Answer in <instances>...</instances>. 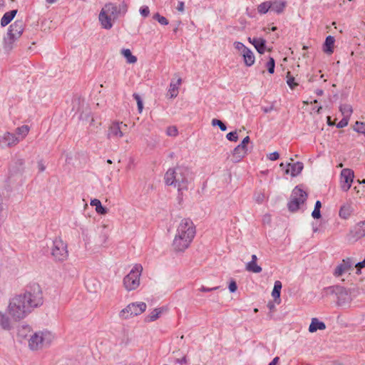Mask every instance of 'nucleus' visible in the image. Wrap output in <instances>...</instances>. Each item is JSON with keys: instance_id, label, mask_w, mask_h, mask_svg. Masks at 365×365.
<instances>
[{"instance_id": "obj_1", "label": "nucleus", "mask_w": 365, "mask_h": 365, "mask_svg": "<svg viewBox=\"0 0 365 365\" xmlns=\"http://www.w3.org/2000/svg\"><path fill=\"white\" fill-rule=\"evenodd\" d=\"M43 303V292L40 285L36 282L29 283L25 287L24 293L16 295L10 300L9 313L15 321H19Z\"/></svg>"}, {"instance_id": "obj_2", "label": "nucleus", "mask_w": 365, "mask_h": 365, "mask_svg": "<svg viewBox=\"0 0 365 365\" xmlns=\"http://www.w3.org/2000/svg\"><path fill=\"white\" fill-rule=\"evenodd\" d=\"M195 233V226L193 222L189 218L182 220L173 242L174 250L176 252H183L190 245Z\"/></svg>"}, {"instance_id": "obj_3", "label": "nucleus", "mask_w": 365, "mask_h": 365, "mask_svg": "<svg viewBox=\"0 0 365 365\" xmlns=\"http://www.w3.org/2000/svg\"><path fill=\"white\" fill-rule=\"evenodd\" d=\"M192 180V172L187 167L183 165L169 168L164 176L165 185L180 187L181 189H188V184Z\"/></svg>"}, {"instance_id": "obj_4", "label": "nucleus", "mask_w": 365, "mask_h": 365, "mask_svg": "<svg viewBox=\"0 0 365 365\" xmlns=\"http://www.w3.org/2000/svg\"><path fill=\"white\" fill-rule=\"evenodd\" d=\"M25 24L22 19H17L11 24L4 38V46L6 50H11L14 43L19 39L24 31Z\"/></svg>"}, {"instance_id": "obj_5", "label": "nucleus", "mask_w": 365, "mask_h": 365, "mask_svg": "<svg viewBox=\"0 0 365 365\" xmlns=\"http://www.w3.org/2000/svg\"><path fill=\"white\" fill-rule=\"evenodd\" d=\"M307 193L300 188L299 185H297L292 190L290 200L287 203V208L289 212H297L301 205H303L307 198Z\"/></svg>"}, {"instance_id": "obj_6", "label": "nucleus", "mask_w": 365, "mask_h": 365, "mask_svg": "<svg viewBox=\"0 0 365 365\" xmlns=\"http://www.w3.org/2000/svg\"><path fill=\"white\" fill-rule=\"evenodd\" d=\"M142 269L140 264H136L123 278V285L126 290H135L139 287Z\"/></svg>"}, {"instance_id": "obj_7", "label": "nucleus", "mask_w": 365, "mask_h": 365, "mask_svg": "<svg viewBox=\"0 0 365 365\" xmlns=\"http://www.w3.org/2000/svg\"><path fill=\"white\" fill-rule=\"evenodd\" d=\"M147 305L145 302H133L120 312V318L127 319L130 317L141 314L145 311Z\"/></svg>"}, {"instance_id": "obj_8", "label": "nucleus", "mask_w": 365, "mask_h": 365, "mask_svg": "<svg viewBox=\"0 0 365 365\" xmlns=\"http://www.w3.org/2000/svg\"><path fill=\"white\" fill-rule=\"evenodd\" d=\"M324 290L327 294H335L336 296V303L339 306L344 305L350 300L349 292L342 286H329L326 287Z\"/></svg>"}, {"instance_id": "obj_9", "label": "nucleus", "mask_w": 365, "mask_h": 365, "mask_svg": "<svg viewBox=\"0 0 365 365\" xmlns=\"http://www.w3.org/2000/svg\"><path fill=\"white\" fill-rule=\"evenodd\" d=\"M51 342V334L48 331L36 332L31 336L29 346L31 350H37L41 346Z\"/></svg>"}, {"instance_id": "obj_10", "label": "nucleus", "mask_w": 365, "mask_h": 365, "mask_svg": "<svg viewBox=\"0 0 365 365\" xmlns=\"http://www.w3.org/2000/svg\"><path fill=\"white\" fill-rule=\"evenodd\" d=\"M51 255L56 261H63L68 257L67 245L61 240L56 238L52 242Z\"/></svg>"}, {"instance_id": "obj_11", "label": "nucleus", "mask_w": 365, "mask_h": 365, "mask_svg": "<svg viewBox=\"0 0 365 365\" xmlns=\"http://www.w3.org/2000/svg\"><path fill=\"white\" fill-rule=\"evenodd\" d=\"M250 143V138L246 136L241 143L232 150V154L235 162L241 161L248 153V144Z\"/></svg>"}, {"instance_id": "obj_12", "label": "nucleus", "mask_w": 365, "mask_h": 365, "mask_svg": "<svg viewBox=\"0 0 365 365\" xmlns=\"http://www.w3.org/2000/svg\"><path fill=\"white\" fill-rule=\"evenodd\" d=\"M24 160L22 158H18L12 161L9 172V180L15 176H21L24 172L25 166Z\"/></svg>"}, {"instance_id": "obj_13", "label": "nucleus", "mask_w": 365, "mask_h": 365, "mask_svg": "<svg viewBox=\"0 0 365 365\" xmlns=\"http://www.w3.org/2000/svg\"><path fill=\"white\" fill-rule=\"evenodd\" d=\"M354 178V173L351 169L349 168H344L341 171V189L343 191H348L353 182Z\"/></svg>"}, {"instance_id": "obj_14", "label": "nucleus", "mask_w": 365, "mask_h": 365, "mask_svg": "<svg viewBox=\"0 0 365 365\" xmlns=\"http://www.w3.org/2000/svg\"><path fill=\"white\" fill-rule=\"evenodd\" d=\"M19 141L20 138L17 137L15 133L10 132H6L3 135L0 136V146L3 148L14 146Z\"/></svg>"}, {"instance_id": "obj_15", "label": "nucleus", "mask_w": 365, "mask_h": 365, "mask_svg": "<svg viewBox=\"0 0 365 365\" xmlns=\"http://www.w3.org/2000/svg\"><path fill=\"white\" fill-rule=\"evenodd\" d=\"M355 261L351 257H346L343 259L341 263H340L334 269L333 274L336 277L341 276L344 273L349 271Z\"/></svg>"}, {"instance_id": "obj_16", "label": "nucleus", "mask_w": 365, "mask_h": 365, "mask_svg": "<svg viewBox=\"0 0 365 365\" xmlns=\"http://www.w3.org/2000/svg\"><path fill=\"white\" fill-rule=\"evenodd\" d=\"M122 122H118L115 121L112 123V124L109 126L108 133H107V138L108 139L114 138H121L123 136V133L122 132L120 124H122Z\"/></svg>"}, {"instance_id": "obj_17", "label": "nucleus", "mask_w": 365, "mask_h": 365, "mask_svg": "<svg viewBox=\"0 0 365 365\" xmlns=\"http://www.w3.org/2000/svg\"><path fill=\"white\" fill-rule=\"evenodd\" d=\"M304 169V164L300 161L294 163H287V168L284 170L286 174L291 175L292 177H296L299 175Z\"/></svg>"}, {"instance_id": "obj_18", "label": "nucleus", "mask_w": 365, "mask_h": 365, "mask_svg": "<svg viewBox=\"0 0 365 365\" xmlns=\"http://www.w3.org/2000/svg\"><path fill=\"white\" fill-rule=\"evenodd\" d=\"M248 41L254 46V47L259 53L263 54L265 52L267 48L265 39H264L263 38L255 37L252 38L249 37Z\"/></svg>"}, {"instance_id": "obj_19", "label": "nucleus", "mask_w": 365, "mask_h": 365, "mask_svg": "<svg viewBox=\"0 0 365 365\" xmlns=\"http://www.w3.org/2000/svg\"><path fill=\"white\" fill-rule=\"evenodd\" d=\"M99 21L102 25V27L106 29H110L112 28L113 24L111 23V16L106 13L103 9L99 14Z\"/></svg>"}, {"instance_id": "obj_20", "label": "nucleus", "mask_w": 365, "mask_h": 365, "mask_svg": "<svg viewBox=\"0 0 365 365\" xmlns=\"http://www.w3.org/2000/svg\"><path fill=\"white\" fill-rule=\"evenodd\" d=\"M351 233L356 239H360L365 236V220L359 222L351 230Z\"/></svg>"}, {"instance_id": "obj_21", "label": "nucleus", "mask_w": 365, "mask_h": 365, "mask_svg": "<svg viewBox=\"0 0 365 365\" xmlns=\"http://www.w3.org/2000/svg\"><path fill=\"white\" fill-rule=\"evenodd\" d=\"M18 9H13L6 12L1 19V26L5 27L9 25L15 18Z\"/></svg>"}, {"instance_id": "obj_22", "label": "nucleus", "mask_w": 365, "mask_h": 365, "mask_svg": "<svg viewBox=\"0 0 365 365\" xmlns=\"http://www.w3.org/2000/svg\"><path fill=\"white\" fill-rule=\"evenodd\" d=\"M326 324L324 322L319 320L317 318H312L309 327L310 333L316 332L318 330H324Z\"/></svg>"}, {"instance_id": "obj_23", "label": "nucleus", "mask_w": 365, "mask_h": 365, "mask_svg": "<svg viewBox=\"0 0 365 365\" xmlns=\"http://www.w3.org/2000/svg\"><path fill=\"white\" fill-rule=\"evenodd\" d=\"M243 61L245 64L250 67L255 63V57L252 51L247 48L245 51L242 53Z\"/></svg>"}, {"instance_id": "obj_24", "label": "nucleus", "mask_w": 365, "mask_h": 365, "mask_svg": "<svg viewBox=\"0 0 365 365\" xmlns=\"http://www.w3.org/2000/svg\"><path fill=\"white\" fill-rule=\"evenodd\" d=\"M335 38L332 36L326 37L323 44V51L327 54H331L334 52Z\"/></svg>"}, {"instance_id": "obj_25", "label": "nucleus", "mask_w": 365, "mask_h": 365, "mask_svg": "<svg viewBox=\"0 0 365 365\" xmlns=\"http://www.w3.org/2000/svg\"><path fill=\"white\" fill-rule=\"evenodd\" d=\"M91 205L95 206L96 211L98 214L106 215L108 211V208L103 206L98 199L95 198L91 200Z\"/></svg>"}, {"instance_id": "obj_26", "label": "nucleus", "mask_w": 365, "mask_h": 365, "mask_svg": "<svg viewBox=\"0 0 365 365\" xmlns=\"http://www.w3.org/2000/svg\"><path fill=\"white\" fill-rule=\"evenodd\" d=\"M182 79L180 78L176 83L171 82L169 86L168 94L170 98H175L178 94V86L181 83Z\"/></svg>"}, {"instance_id": "obj_27", "label": "nucleus", "mask_w": 365, "mask_h": 365, "mask_svg": "<svg viewBox=\"0 0 365 365\" xmlns=\"http://www.w3.org/2000/svg\"><path fill=\"white\" fill-rule=\"evenodd\" d=\"M353 210V207L351 205H344L340 207L339 212V217L342 219H348L351 215Z\"/></svg>"}, {"instance_id": "obj_28", "label": "nucleus", "mask_w": 365, "mask_h": 365, "mask_svg": "<svg viewBox=\"0 0 365 365\" xmlns=\"http://www.w3.org/2000/svg\"><path fill=\"white\" fill-rule=\"evenodd\" d=\"M271 10L277 14L282 13L286 6L285 1L280 0H275L273 2H271Z\"/></svg>"}, {"instance_id": "obj_29", "label": "nucleus", "mask_w": 365, "mask_h": 365, "mask_svg": "<svg viewBox=\"0 0 365 365\" xmlns=\"http://www.w3.org/2000/svg\"><path fill=\"white\" fill-rule=\"evenodd\" d=\"M0 327L8 331L11 329L9 317L1 312H0Z\"/></svg>"}, {"instance_id": "obj_30", "label": "nucleus", "mask_w": 365, "mask_h": 365, "mask_svg": "<svg viewBox=\"0 0 365 365\" xmlns=\"http://www.w3.org/2000/svg\"><path fill=\"white\" fill-rule=\"evenodd\" d=\"M121 53L126 59L127 63H135L137 62V57L132 54V52L129 48H123L121 50Z\"/></svg>"}, {"instance_id": "obj_31", "label": "nucleus", "mask_w": 365, "mask_h": 365, "mask_svg": "<svg viewBox=\"0 0 365 365\" xmlns=\"http://www.w3.org/2000/svg\"><path fill=\"white\" fill-rule=\"evenodd\" d=\"M246 269L252 273H259L262 272V267L257 264V262L250 261L246 264Z\"/></svg>"}, {"instance_id": "obj_32", "label": "nucleus", "mask_w": 365, "mask_h": 365, "mask_svg": "<svg viewBox=\"0 0 365 365\" xmlns=\"http://www.w3.org/2000/svg\"><path fill=\"white\" fill-rule=\"evenodd\" d=\"M106 11L110 16H113L114 18L117 17L118 15V6L114 4L109 3L106 4L105 6Z\"/></svg>"}, {"instance_id": "obj_33", "label": "nucleus", "mask_w": 365, "mask_h": 365, "mask_svg": "<svg viewBox=\"0 0 365 365\" xmlns=\"http://www.w3.org/2000/svg\"><path fill=\"white\" fill-rule=\"evenodd\" d=\"M161 314L160 309H155L153 311L145 317V322H152L158 319Z\"/></svg>"}, {"instance_id": "obj_34", "label": "nucleus", "mask_w": 365, "mask_h": 365, "mask_svg": "<svg viewBox=\"0 0 365 365\" xmlns=\"http://www.w3.org/2000/svg\"><path fill=\"white\" fill-rule=\"evenodd\" d=\"M271 1H264L261 3L257 7V11L259 14H265L268 11L271 10Z\"/></svg>"}, {"instance_id": "obj_35", "label": "nucleus", "mask_w": 365, "mask_h": 365, "mask_svg": "<svg viewBox=\"0 0 365 365\" xmlns=\"http://www.w3.org/2000/svg\"><path fill=\"white\" fill-rule=\"evenodd\" d=\"M353 130L360 134H362L365 137V122L356 121L353 126Z\"/></svg>"}, {"instance_id": "obj_36", "label": "nucleus", "mask_w": 365, "mask_h": 365, "mask_svg": "<svg viewBox=\"0 0 365 365\" xmlns=\"http://www.w3.org/2000/svg\"><path fill=\"white\" fill-rule=\"evenodd\" d=\"M29 132V127L26 125H24L22 126L18 127L16 129V133L21 136V138H24Z\"/></svg>"}, {"instance_id": "obj_37", "label": "nucleus", "mask_w": 365, "mask_h": 365, "mask_svg": "<svg viewBox=\"0 0 365 365\" xmlns=\"http://www.w3.org/2000/svg\"><path fill=\"white\" fill-rule=\"evenodd\" d=\"M31 329L29 325H23L18 329V336L25 339L27 334L31 332Z\"/></svg>"}, {"instance_id": "obj_38", "label": "nucleus", "mask_w": 365, "mask_h": 365, "mask_svg": "<svg viewBox=\"0 0 365 365\" xmlns=\"http://www.w3.org/2000/svg\"><path fill=\"white\" fill-rule=\"evenodd\" d=\"M339 110L344 116H348L349 118L353 112L351 106L349 104H341L339 106Z\"/></svg>"}, {"instance_id": "obj_39", "label": "nucleus", "mask_w": 365, "mask_h": 365, "mask_svg": "<svg viewBox=\"0 0 365 365\" xmlns=\"http://www.w3.org/2000/svg\"><path fill=\"white\" fill-rule=\"evenodd\" d=\"M153 19L161 25L167 26L169 24V21L165 16H161L158 12L153 16Z\"/></svg>"}, {"instance_id": "obj_40", "label": "nucleus", "mask_w": 365, "mask_h": 365, "mask_svg": "<svg viewBox=\"0 0 365 365\" xmlns=\"http://www.w3.org/2000/svg\"><path fill=\"white\" fill-rule=\"evenodd\" d=\"M266 68L269 73L272 74L274 73L275 60L274 58L269 56L268 61L266 63Z\"/></svg>"}, {"instance_id": "obj_41", "label": "nucleus", "mask_w": 365, "mask_h": 365, "mask_svg": "<svg viewBox=\"0 0 365 365\" xmlns=\"http://www.w3.org/2000/svg\"><path fill=\"white\" fill-rule=\"evenodd\" d=\"M211 124L212 126H218L222 131H225L227 129V125L217 118H213Z\"/></svg>"}, {"instance_id": "obj_42", "label": "nucleus", "mask_w": 365, "mask_h": 365, "mask_svg": "<svg viewBox=\"0 0 365 365\" xmlns=\"http://www.w3.org/2000/svg\"><path fill=\"white\" fill-rule=\"evenodd\" d=\"M133 98L137 102V106H138V112L139 113H141L143 111V99L142 98L140 97V96L137 93H134L133 94Z\"/></svg>"}, {"instance_id": "obj_43", "label": "nucleus", "mask_w": 365, "mask_h": 365, "mask_svg": "<svg viewBox=\"0 0 365 365\" xmlns=\"http://www.w3.org/2000/svg\"><path fill=\"white\" fill-rule=\"evenodd\" d=\"M290 73L288 72L287 73V83L288 85V86L291 88V89H294L295 88V87L298 85L297 83H295V78L294 76H292L289 75Z\"/></svg>"}, {"instance_id": "obj_44", "label": "nucleus", "mask_w": 365, "mask_h": 365, "mask_svg": "<svg viewBox=\"0 0 365 365\" xmlns=\"http://www.w3.org/2000/svg\"><path fill=\"white\" fill-rule=\"evenodd\" d=\"M226 138L231 142H237L238 140V134L237 130L231 131L226 135Z\"/></svg>"}, {"instance_id": "obj_45", "label": "nucleus", "mask_w": 365, "mask_h": 365, "mask_svg": "<svg viewBox=\"0 0 365 365\" xmlns=\"http://www.w3.org/2000/svg\"><path fill=\"white\" fill-rule=\"evenodd\" d=\"M349 118L348 116H344L343 118L336 125L337 128H343L346 127L349 123Z\"/></svg>"}, {"instance_id": "obj_46", "label": "nucleus", "mask_w": 365, "mask_h": 365, "mask_svg": "<svg viewBox=\"0 0 365 365\" xmlns=\"http://www.w3.org/2000/svg\"><path fill=\"white\" fill-rule=\"evenodd\" d=\"M166 134L168 136H176L178 134V130L175 126H169L167 128Z\"/></svg>"}, {"instance_id": "obj_47", "label": "nucleus", "mask_w": 365, "mask_h": 365, "mask_svg": "<svg viewBox=\"0 0 365 365\" xmlns=\"http://www.w3.org/2000/svg\"><path fill=\"white\" fill-rule=\"evenodd\" d=\"M228 289L230 293H235L237 289V284L235 279H231L229 284H228Z\"/></svg>"}, {"instance_id": "obj_48", "label": "nucleus", "mask_w": 365, "mask_h": 365, "mask_svg": "<svg viewBox=\"0 0 365 365\" xmlns=\"http://www.w3.org/2000/svg\"><path fill=\"white\" fill-rule=\"evenodd\" d=\"M127 10H128V6L127 4L125 3V1H123L121 4H119V6H118V15L119 14H125L126 12H127Z\"/></svg>"}, {"instance_id": "obj_49", "label": "nucleus", "mask_w": 365, "mask_h": 365, "mask_svg": "<svg viewBox=\"0 0 365 365\" xmlns=\"http://www.w3.org/2000/svg\"><path fill=\"white\" fill-rule=\"evenodd\" d=\"M140 14L143 17H147L150 14V9L148 6H143L140 8Z\"/></svg>"}, {"instance_id": "obj_50", "label": "nucleus", "mask_w": 365, "mask_h": 365, "mask_svg": "<svg viewBox=\"0 0 365 365\" xmlns=\"http://www.w3.org/2000/svg\"><path fill=\"white\" fill-rule=\"evenodd\" d=\"M234 46H235V48L238 50V51H241V53L245 51V50H246L248 47H247L246 46H245V44L242 42H240V41H235L234 43Z\"/></svg>"}, {"instance_id": "obj_51", "label": "nucleus", "mask_w": 365, "mask_h": 365, "mask_svg": "<svg viewBox=\"0 0 365 365\" xmlns=\"http://www.w3.org/2000/svg\"><path fill=\"white\" fill-rule=\"evenodd\" d=\"M187 190V189H181L180 187H178L177 200H178L179 204H181V202L183 200V193H182V192L184 190Z\"/></svg>"}, {"instance_id": "obj_52", "label": "nucleus", "mask_w": 365, "mask_h": 365, "mask_svg": "<svg viewBox=\"0 0 365 365\" xmlns=\"http://www.w3.org/2000/svg\"><path fill=\"white\" fill-rule=\"evenodd\" d=\"M280 294V292L272 289V296L274 298V301L277 304H279L281 302Z\"/></svg>"}, {"instance_id": "obj_53", "label": "nucleus", "mask_w": 365, "mask_h": 365, "mask_svg": "<svg viewBox=\"0 0 365 365\" xmlns=\"http://www.w3.org/2000/svg\"><path fill=\"white\" fill-rule=\"evenodd\" d=\"M267 158L272 161L277 160L279 158V153L277 151L271 153L267 155Z\"/></svg>"}, {"instance_id": "obj_54", "label": "nucleus", "mask_w": 365, "mask_h": 365, "mask_svg": "<svg viewBox=\"0 0 365 365\" xmlns=\"http://www.w3.org/2000/svg\"><path fill=\"white\" fill-rule=\"evenodd\" d=\"M312 217L315 220H318V219L321 218L322 217L321 210L317 209V208H314V210L312 212Z\"/></svg>"}, {"instance_id": "obj_55", "label": "nucleus", "mask_w": 365, "mask_h": 365, "mask_svg": "<svg viewBox=\"0 0 365 365\" xmlns=\"http://www.w3.org/2000/svg\"><path fill=\"white\" fill-rule=\"evenodd\" d=\"M220 288L219 286H217V287H212V288H208L207 287H205V286H201V287L199 289L200 291L201 292H212V291H215V290H217Z\"/></svg>"}, {"instance_id": "obj_56", "label": "nucleus", "mask_w": 365, "mask_h": 365, "mask_svg": "<svg viewBox=\"0 0 365 365\" xmlns=\"http://www.w3.org/2000/svg\"><path fill=\"white\" fill-rule=\"evenodd\" d=\"M282 287V282L279 280L274 282L273 289L281 293V289Z\"/></svg>"}, {"instance_id": "obj_57", "label": "nucleus", "mask_w": 365, "mask_h": 365, "mask_svg": "<svg viewBox=\"0 0 365 365\" xmlns=\"http://www.w3.org/2000/svg\"><path fill=\"white\" fill-rule=\"evenodd\" d=\"M38 169L39 173H42L46 170V165L43 160L38 161Z\"/></svg>"}, {"instance_id": "obj_58", "label": "nucleus", "mask_w": 365, "mask_h": 365, "mask_svg": "<svg viewBox=\"0 0 365 365\" xmlns=\"http://www.w3.org/2000/svg\"><path fill=\"white\" fill-rule=\"evenodd\" d=\"M324 75L322 74L321 76H318V75H312L309 78V82H314L318 80V78L321 79L322 78H324Z\"/></svg>"}, {"instance_id": "obj_59", "label": "nucleus", "mask_w": 365, "mask_h": 365, "mask_svg": "<svg viewBox=\"0 0 365 365\" xmlns=\"http://www.w3.org/2000/svg\"><path fill=\"white\" fill-rule=\"evenodd\" d=\"M264 195L263 193H259L257 195V196L256 197V202H257L258 203H262L264 200Z\"/></svg>"}, {"instance_id": "obj_60", "label": "nucleus", "mask_w": 365, "mask_h": 365, "mask_svg": "<svg viewBox=\"0 0 365 365\" xmlns=\"http://www.w3.org/2000/svg\"><path fill=\"white\" fill-rule=\"evenodd\" d=\"M176 362L180 364H187V357L186 356H183L181 359H176Z\"/></svg>"}, {"instance_id": "obj_61", "label": "nucleus", "mask_w": 365, "mask_h": 365, "mask_svg": "<svg viewBox=\"0 0 365 365\" xmlns=\"http://www.w3.org/2000/svg\"><path fill=\"white\" fill-rule=\"evenodd\" d=\"M185 8V4L183 1H178L177 9L179 11H183Z\"/></svg>"}, {"instance_id": "obj_62", "label": "nucleus", "mask_w": 365, "mask_h": 365, "mask_svg": "<svg viewBox=\"0 0 365 365\" xmlns=\"http://www.w3.org/2000/svg\"><path fill=\"white\" fill-rule=\"evenodd\" d=\"M274 109V106L272 105L270 106L262 108V110L264 113H269Z\"/></svg>"}, {"instance_id": "obj_63", "label": "nucleus", "mask_w": 365, "mask_h": 365, "mask_svg": "<svg viewBox=\"0 0 365 365\" xmlns=\"http://www.w3.org/2000/svg\"><path fill=\"white\" fill-rule=\"evenodd\" d=\"M279 361V357L275 356L268 365H277Z\"/></svg>"}, {"instance_id": "obj_64", "label": "nucleus", "mask_w": 365, "mask_h": 365, "mask_svg": "<svg viewBox=\"0 0 365 365\" xmlns=\"http://www.w3.org/2000/svg\"><path fill=\"white\" fill-rule=\"evenodd\" d=\"M355 267L365 268V258L361 262H359L356 263Z\"/></svg>"}]
</instances>
